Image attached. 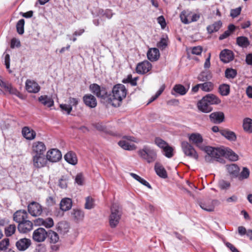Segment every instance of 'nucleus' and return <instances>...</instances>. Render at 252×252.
<instances>
[{
	"mask_svg": "<svg viewBox=\"0 0 252 252\" xmlns=\"http://www.w3.org/2000/svg\"><path fill=\"white\" fill-rule=\"evenodd\" d=\"M223 157H225L229 160L235 161L238 159V156L231 149L228 148H223Z\"/></svg>",
	"mask_w": 252,
	"mask_h": 252,
	"instance_id": "28",
	"label": "nucleus"
},
{
	"mask_svg": "<svg viewBox=\"0 0 252 252\" xmlns=\"http://www.w3.org/2000/svg\"><path fill=\"white\" fill-rule=\"evenodd\" d=\"M189 139L190 143L202 150L206 146L202 144L203 139L202 135L198 133H192L189 135Z\"/></svg>",
	"mask_w": 252,
	"mask_h": 252,
	"instance_id": "9",
	"label": "nucleus"
},
{
	"mask_svg": "<svg viewBox=\"0 0 252 252\" xmlns=\"http://www.w3.org/2000/svg\"><path fill=\"white\" fill-rule=\"evenodd\" d=\"M123 140H120L118 142V145L123 149L128 151L134 150L136 149V146L134 144H130L126 140L136 142L135 138L131 136H124L123 137Z\"/></svg>",
	"mask_w": 252,
	"mask_h": 252,
	"instance_id": "7",
	"label": "nucleus"
},
{
	"mask_svg": "<svg viewBox=\"0 0 252 252\" xmlns=\"http://www.w3.org/2000/svg\"><path fill=\"white\" fill-rule=\"evenodd\" d=\"M71 214L74 220L77 221L82 220L84 217V213L80 210L73 209Z\"/></svg>",
	"mask_w": 252,
	"mask_h": 252,
	"instance_id": "44",
	"label": "nucleus"
},
{
	"mask_svg": "<svg viewBox=\"0 0 252 252\" xmlns=\"http://www.w3.org/2000/svg\"><path fill=\"white\" fill-rule=\"evenodd\" d=\"M21 46V42L19 39L16 38H13L11 40L10 47L14 48L15 47L18 48Z\"/></svg>",
	"mask_w": 252,
	"mask_h": 252,
	"instance_id": "59",
	"label": "nucleus"
},
{
	"mask_svg": "<svg viewBox=\"0 0 252 252\" xmlns=\"http://www.w3.org/2000/svg\"><path fill=\"white\" fill-rule=\"evenodd\" d=\"M10 56L9 54H6L4 57V64L6 66V69L8 70L9 73H11L12 71L10 69Z\"/></svg>",
	"mask_w": 252,
	"mask_h": 252,
	"instance_id": "58",
	"label": "nucleus"
},
{
	"mask_svg": "<svg viewBox=\"0 0 252 252\" xmlns=\"http://www.w3.org/2000/svg\"><path fill=\"white\" fill-rule=\"evenodd\" d=\"M219 186L221 189H227L230 187V184L228 181L221 180L219 182Z\"/></svg>",
	"mask_w": 252,
	"mask_h": 252,
	"instance_id": "54",
	"label": "nucleus"
},
{
	"mask_svg": "<svg viewBox=\"0 0 252 252\" xmlns=\"http://www.w3.org/2000/svg\"><path fill=\"white\" fill-rule=\"evenodd\" d=\"M181 147L184 154L190 158L197 160L198 155L193 147L186 141H183L181 143Z\"/></svg>",
	"mask_w": 252,
	"mask_h": 252,
	"instance_id": "5",
	"label": "nucleus"
},
{
	"mask_svg": "<svg viewBox=\"0 0 252 252\" xmlns=\"http://www.w3.org/2000/svg\"><path fill=\"white\" fill-rule=\"evenodd\" d=\"M60 108L62 111H65L67 114H70L72 109L71 106L66 104H61Z\"/></svg>",
	"mask_w": 252,
	"mask_h": 252,
	"instance_id": "61",
	"label": "nucleus"
},
{
	"mask_svg": "<svg viewBox=\"0 0 252 252\" xmlns=\"http://www.w3.org/2000/svg\"><path fill=\"white\" fill-rule=\"evenodd\" d=\"M147 57L151 62L157 61L159 57L158 49L156 48L150 49L147 52Z\"/></svg>",
	"mask_w": 252,
	"mask_h": 252,
	"instance_id": "29",
	"label": "nucleus"
},
{
	"mask_svg": "<svg viewBox=\"0 0 252 252\" xmlns=\"http://www.w3.org/2000/svg\"><path fill=\"white\" fill-rule=\"evenodd\" d=\"M32 162L34 167L39 168L46 165L47 160L45 155H33Z\"/></svg>",
	"mask_w": 252,
	"mask_h": 252,
	"instance_id": "14",
	"label": "nucleus"
},
{
	"mask_svg": "<svg viewBox=\"0 0 252 252\" xmlns=\"http://www.w3.org/2000/svg\"><path fill=\"white\" fill-rule=\"evenodd\" d=\"M46 250V247L44 245L39 244L36 246L34 252H45Z\"/></svg>",
	"mask_w": 252,
	"mask_h": 252,
	"instance_id": "64",
	"label": "nucleus"
},
{
	"mask_svg": "<svg viewBox=\"0 0 252 252\" xmlns=\"http://www.w3.org/2000/svg\"><path fill=\"white\" fill-rule=\"evenodd\" d=\"M241 7H239L235 9H232L230 11V16L233 18H235L239 15L241 11Z\"/></svg>",
	"mask_w": 252,
	"mask_h": 252,
	"instance_id": "60",
	"label": "nucleus"
},
{
	"mask_svg": "<svg viewBox=\"0 0 252 252\" xmlns=\"http://www.w3.org/2000/svg\"><path fill=\"white\" fill-rule=\"evenodd\" d=\"M75 181V183H76L78 185H82L84 182V177L82 173H78L76 176Z\"/></svg>",
	"mask_w": 252,
	"mask_h": 252,
	"instance_id": "62",
	"label": "nucleus"
},
{
	"mask_svg": "<svg viewBox=\"0 0 252 252\" xmlns=\"http://www.w3.org/2000/svg\"><path fill=\"white\" fill-rule=\"evenodd\" d=\"M83 99L85 104L90 108H94L97 105L95 97L91 94L85 95Z\"/></svg>",
	"mask_w": 252,
	"mask_h": 252,
	"instance_id": "23",
	"label": "nucleus"
},
{
	"mask_svg": "<svg viewBox=\"0 0 252 252\" xmlns=\"http://www.w3.org/2000/svg\"><path fill=\"white\" fill-rule=\"evenodd\" d=\"M26 89L29 93L36 94L40 91V87L35 81L28 79L26 81Z\"/></svg>",
	"mask_w": 252,
	"mask_h": 252,
	"instance_id": "15",
	"label": "nucleus"
},
{
	"mask_svg": "<svg viewBox=\"0 0 252 252\" xmlns=\"http://www.w3.org/2000/svg\"><path fill=\"white\" fill-rule=\"evenodd\" d=\"M25 20L23 19H20L16 24V30L19 34H22L24 32Z\"/></svg>",
	"mask_w": 252,
	"mask_h": 252,
	"instance_id": "49",
	"label": "nucleus"
},
{
	"mask_svg": "<svg viewBox=\"0 0 252 252\" xmlns=\"http://www.w3.org/2000/svg\"><path fill=\"white\" fill-rule=\"evenodd\" d=\"M62 157L61 152L56 149L50 150L46 154L47 160L52 162H58L62 158Z\"/></svg>",
	"mask_w": 252,
	"mask_h": 252,
	"instance_id": "12",
	"label": "nucleus"
},
{
	"mask_svg": "<svg viewBox=\"0 0 252 252\" xmlns=\"http://www.w3.org/2000/svg\"><path fill=\"white\" fill-rule=\"evenodd\" d=\"M28 210L29 214L33 217L40 216L43 211L42 206L35 201H32L28 205Z\"/></svg>",
	"mask_w": 252,
	"mask_h": 252,
	"instance_id": "10",
	"label": "nucleus"
},
{
	"mask_svg": "<svg viewBox=\"0 0 252 252\" xmlns=\"http://www.w3.org/2000/svg\"><path fill=\"white\" fill-rule=\"evenodd\" d=\"M202 151L207 153V155L205 156V160L207 162H213L215 160L221 163L224 162V159L222 158L224 154L223 148L205 146Z\"/></svg>",
	"mask_w": 252,
	"mask_h": 252,
	"instance_id": "1",
	"label": "nucleus"
},
{
	"mask_svg": "<svg viewBox=\"0 0 252 252\" xmlns=\"http://www.w3.org/2000/svg\"><path fill=\"white\" fill-rule=\"evenodd\" d=\"M112 94L109 99L112 105L117 107L120 106V103L126 97L127 90L124 85L117 84L113 87Z\"/></svg>",
	"mask_w": 252,
	"mask_h": 252,
	"instance_id": "2",
	"label": "nucleus"
},
{
	"mask_svg": "<svg viewBox=\"0 0 252 252\" xmlns=\"http://www.w3.org/2000/svg\"><path fill=\"white\" fill-rule=\"evenodd\" d=\"M220 134L226 139L231 141H235L237 139L236 134L228 129H222L220 131Z\"/></svg>",
	"mask_w": 252,
	"mask_h": 252,
	"instance_id": "26",
	"label": "nucleus"
},
{
	"mask_svg": "<svg viewBox=\"0 0 252 252\" xmlns=\"http://www.w3.org/2000/svg\"><path fill=\"white\" fill-rule=\"evenodd\" d=\"M151 68V63L147 61H144L137 64L136 71L139 74H144L149 72Z\"/></svg>",
	"mask_w": 252,
	"mask_h": 252,
	"instance_id": "13",
	"label": "nucleus"
},
{
	"mask_svg": "<svg viewBox=\"0 0 252 252\" xmlns=\"http://www.w3.org/2000/svg\"><path fill=\"white\" fill-rule=\"evenodd\" d=\"M9 244V240L8 238H4L0 242V250L3 251L7 249Z\"/></svg>",
	"mask_w": 252,
	"mask_h": 252,
	"instance_id": "57",
	"label": "nucleus"
},
{
	"mask_svg": "<svg viewBox=\"0 0 252 252\" xmlns=\"http://www.w3.org/2000/svg\"><path fill=\"white\" fill-rule=\"evenodd\" d=\"M219 92L222 96H227L230 93V86L226 84L220 85L219 88Z\"/></svg>",
	"mask_w": 252,
	"mask_h": 252,
	"instance_id": "42",
	"label": "nucleus"
},
{
	"mask_svg": "<svg viewBox=\"0 0 252 252\" xmlns=\"http://www.w3.org/2000/svg\"><path fill=\"white\" fill-rule=\"evenodd\" d=\"M237 44L242 47L247 48L250 45V42L248 38L245 36H239L236 39Z\"/></svg>",
	"mask_w": 252,
	"mask_h": 252,
	"instance_id": "40",
	"label": "nucleus"
},
{
	"mask_svg": "<svg viewBox=\"0 0 252 252\" xmlns=\"http://www.w3.org/2000/svg\"><path fill=\"white\" fill-rule=\"evenodd\" d=\"M216 202V200H209L207 202H200L199 206L203 210L206 211L213 212L214 211L215 204Z\"/></svg>",
	"mask_w": 252,
	"mask_h": 252,
	"instance_id": "27",
	"label": "nucleus"
},
{
	"mask_svg": "<svg viewBox=\"0 0 252 252\" xmlns=\"http://www.w3.org/2000/svg\"><path fill=\"white\" fill-rule=\"evenodd\" d=\"M225 167L231 177H237L239 175L240 168L237 164L234 163L227 164Z\"/></svg>",
	"mask_w": 252,
	"mask_h": 252,
	"instance_id": "24",
	"label": "nucleus"
},
{
	"mask_svg": "<svg viewBox=\"0 0 252 252\" xmlns=\"http://www.w3.org/2000/svg\"><path fill=\"white\" fill-rule=\"evenodd\" d=\"M68 178L66 176H63L59 181V186L62 189H65L67 186Z\"/></svg>",
	"mask_w": 252,
	"mask_h": 252,
	"instance_id": "53",
	"label": "nucleus"
},
{
	"mask_svg": "<svg viewBox=\"0 0 252 252\" xmlns=\"http://www.w3.org/2000/svg\"><path fill=\"white\" fill-rule=\"evenodd\" d=\"M32 222L28 220L19 223L17 227L18 231L22 233H27L30 232L32 230Z\"/></svg>",
	"mask_w": 252,
	"mask_h": 252,
	"instance_id": "16",
	"label": "nucleus"
},
{
	"mask_svg": "<svg viewBox=\"0 0 252 252\" xmlns=\"http://www.w3.org/2000/svg\"><path fill=\"white\" fill-rule=\"evenodd\" d=\"M168 38L167 35L163 36L157 43V46L160 50H164L168 45Z\"/></svg>",
	"mask_w": 252,
	"mask_h": 252,
	"instance_id": "43",
	"label": "nucleus"
},
{
	"mask_svg": "<svg viewBox=\"0 0 252 252\" xmlns=\"http://www.w3.org/2000/svg\"><path fill=\"white\" fill-rule=\"evenodd\" d=\"M237 74V70L231 68H227L225 71V76L227 79H234Z\"/></svg>",
	"mask_w": 252,
	"mask_h": 252,
	"instance_id": "46",
	"label": "nucleus"
},
{
	"mask_svg": "<svg viewBox=\"0 0 252 252\" xmlns=\"http://www.w3.org/2000/svg\"><path fill=\"white\" fill-rule=\"evenodd\" d=\"M239 178L240 179H247L249 177L250 171L247 167H243L242 172L239 173Z\"/></svg>",
	"mask_w": 252,
	"mask_h": 252,
	"instance_id": "55",
	"label": "nucleus"
},
{
	"mask_svg": "<svg viewBox=\"0 0 252 252\" xmlns=\"http://www.w3.org/2000/svg\"><path fill=\"white\" fill-rule=\"evenodd\" d=\"M122 214V209L119 205L116 203L113 204L111 208V214L109 216V223L112 228H114L118 225Z\"/></svg>",
	"mask_w": 252,
	"mask_h": 252,
	"instance_id": "4",
	"label": "nucleus"
},
{
	"mask_svg": "<svg viewBox=\"0 0 252 252\" xmlns=\"http://www.w3.org/2000/svg\"><path fill=\"white\" fill-rule=\"evenodd\" d=\"M64 159L69 164L76 165L77 163V158L76 154L72 152L67 153L64 156Z\"/></svg>",
	"mask_w": 252,
	"mask_h": 252,
	"instance_id": "34",
	"label": "nucleus"
},
{
	"mask_svg": "<svg viewBox=\"0 0 252 252\" xmlns=\"http://www.w3.org/2000/svg\"><path fill=\"white\" fill-rule=\"evenodd\" d=\"M222 23L220 21H218L213 24L209 25L207 27V30L209 33H212L218 32L221 27Z\"/></svg>",
	"mask_w": 252,
	"mask_h": 252,
	"instance_id": "37",
	"label": "nucleus"
},
{
	"mask_svg": "<svg viewBox=\"0 0 252 252\" xmlns=\"http://www.w3.org/2000/svg\"><path fill=\"white\" fill-rule=\"evenodd\" d=\"M46 149V146L42 142H34L32 143V155H44Z\"/></svg>",
	"mask_w": 252,
	"mask_h": 252,
	"instance_id": "11",
	"label": "nucleus"
},
{
	"mask_svg": "<svg viewBox=\"0 0 252 252\" xmlns=\"http://www.w3.org/2000/svg\"><path fill=\"white\" fill-rule=\"evenodd\" d=\"M47 235V231L44 228L39 227L34 230L32 233V239L36 242L41 243L45 241Z\"/></svg>",
	"mask_w": 252,
	"mask_h": 252,
	"instance_id": "8",
	"label": "nucleus"
},
{
	"mask_svg": "<svg viewBox=\"0 0 252 252\" xmlns=\"http://www.w3.org/2000/svg\"><path fill=\"white\" fill-rule=\"evenodd\" d=\"M137 153L141 158L148 163L153 162L157 159L156 151L148 146H144L142 149L138 150Z\"/></svg>",
	"mask_w": 252,
	"mask_h": 252,
	"instance_id": "3",
	"label": "nucleus"
},
{
	"mask_svg": "<svg viewBox=\"0 0 252 252\" xmlns=\"http://www.w3.org/2000/svg\"><path fill=\"white\" fill-rule=\"evenodd\" d=\"M220 58L222 62L227 63L233 60L234 55L231 50L224 49L220 52Z\"/></svg>",
	"mask_w": 252,
	"mask_h": 252,
	"instance_id": "19",
	"label": "nucleus"
},
{
	"mask_svg": "<svg viewBox=\"0 0 252 252\" xmlns=\"http://www.w3.org/2000/svg\"><path fill=\"white\" fill-rule=\"evenodd\" d=\"M155 144L162 150L167 146L168 143L159 137H156L154 141Z\"/></svg>",
	"mask_w": 252,
	"mask_h": 252,
	"instance_id": "50",
	"label": "nucleus"
},
{
	"mask_svg": "<svg viewBox=\"0 0 252 252\" xmlns=\"http://www.w3.org/2000/svg\"><path fill=\"white\" fill-rule=\"evenodd\" d=\"M189 89L188 88H186L183 85L181 84H176L173 88L172 91H174L175 93L181 95H185L188 92ZM171 94L173 95H175V94L172 92Z\"/></svg>",
	"mask_w": 252,
	"mask_h": 252,
	"instance_id": "36",
	"label": "nucleus"
},
{
	"mask_svg": "<svg viewBox=\"0 0 252 252\" xmlns=\"http://www.w3.org/2000/svg\"><path fill=\"white\" fill-rule=\"evenodd\" d=\"M243 128L244 130L248 133H252V119L246 118L243 121Z\"/></svg>",
	"mask_w": 252,
	"mask_h": 252,
	"instance_id": "35",
	"label": "nucleus"
},
{
	"mask_svg": "<svg viewBox=\"0 0 252 252\" xmlns=\"http://www.w3.org/2000/svg\"><path fill=\"white\" fill-rule=\"evenodd\" d=\"M47 237L49 238L51 243L56 244L59 242L60 238L57 232L50 230L47 232Z\"/></svg>",
	"mask_w": 252,
	"mask_h": 252,
	"instance_id": "41",
	"label": "nucleus"
},
{
	"mask_svg": "<svg viewBox=\"0 0 252 252\" xmlns=\"http://www.w3.org/2000/svg\"><path fill=\"white\" fill-rule=\"evenodd\" d=\"M198 109L202 112L209 113L212 110V107L203 97L197 103Z\"/></svg>",
	"mask_w": 252,
	"mask_h": 252,
	"instance_id": "25",
	"label": "nucleus"
},
{
	"mask_svg": "<svg viewBox=\"0 0 252 252\" xmlns=\"http://www.w3.org/2000/svg\"><path fill=\"white\" fill-rule=\"evenodd\" d=\"M16 229V225L14 224H10L4 229L5 234L7 237L12 236L15 232Z\"/></svg>",
	"mask_w": 252,
	"mask_h": 252,
	"instance_id": "48",
	"label": "nucleus"
},
{
	"mask_svg": "<svg viewBox=\"0 0 252 252\" xmlns=\"http://www.w3.org/2000/svg\"><path fill=\"white\" fill-rule=\"evenodd\" d=\"M212 75L209 71H202L198 76V79L200 81L205 82L210 80Z\"/></svg>",
	"mask_w": 252,
	"mask_h": 252,
	"instance_id": "45",
	"label": "nucleus"
},
{
	"mask_svg": "<svg viewBox=\"0 0 252 252\" xmlns=\"http://www.w3.org/2000/svg\"><path fill=\"white\" fill-rule=\"evenodd\" d=\"M72 205V202L71 199L64 198L62 199L60 202V209L63 211H66L71 209Z\"/></svg>",
	"mask_w": 252,
	"mask_h": 252,
	"instance_id": "32",
	"label": "nucleus"
},
{
	"mask_svg": "<svg viewBox=\"0 0 252 252\" xmlns=\"http://www.w3.org/2000/svg\"><path fill=\"white\" fill-rule=\"evenodd\" d=\"M202 52V48L201 46H195L191 48V53L192 54L199 55Z\"/></svg>",
	"mask_w": 252,
	"mask_h": 252,
	"instance_id": "63",
	"label": "nucleus"
},
{
	"mask_svg": "<svg viewBox=\"0 0 252 252\" xmlns=\"http://www.w3.org/2000/svg\"><path fill=\"white\" fill-rule=\"evenodd\" d=\"M28 216L26 211L24 210H18L13 215V220L19 223L27 220Z\"/></svg>",
	"mask_w": 252,
	"mask_h": 252,
	"instance_id": "18",
	"label": "nucleus"
},
{
	"mask_svg": "<svg viewBox=\"0 0 252 252\" xmlns=\"http://www.w3.org/2000/svg\"><path fill=\"white\" fill-rule=\"evenodd\" d=\"M0 86L4 88L6 91H8L10 94H15L19 97H21L20 93L14 88H13L10 84L4 82L2 77L0 76Z\"/></svg>",
	"mask_w": 252,
	"mask_h": 252,
	"instance_id": "22",
	"label": "nucleus"
},
{
	"mask_svg": "<svg viewBox=\"0 0 252 252\" xmlns=\"http://www.w3.org/2000/svg\"><path fill=\"white\" fill-rule=\"evenodd\" d=\"M23 136L28 140H32L36 137V132L29 126H24L22 129Z\"/></svg>",
	"mask_w": 252,
	"mask_h": 252,
	"instance_id": "20",
	"label": "nucleus"
},
{
	"mask_svg": "<svg viewBox=\"0 0 252 252\" xmlns=\"http://www.w3.org/2000/svg\"><path fill=\"white\" fill-rule=\"evenodd\" d=\"M163 152H164V155L168 158H171L173 156V149L167 145V146L165 148L163 149Z\"/></svg>",
	"mask_w": 252,
	"mask_h": 252,
	"instance_id": "52",
	"label": "nucleus"
},
{
	"mask_svg": "<svg viewBox=\"0 0 252 252\" xmlns=\"http://www.w3.org/2000/svg\"><path fill=\"white\" fill-rule=\"evenodd\" d=\"M204 100H205L210 105L218 104L220 103V99L216 95L213 94H208L203 97Z\"/></svg>",
	"mask_w": 252,
	"mask_h": 252,
	"instance_id": "31",
	"label": "nucleus"
},
{
	"mask_svg": "<svg viewBox=\"0 0 252 252\" xmlns=\"http://www.w3.org/2000/svg\"><path fill=\"white\" fill-rule=\"evenodd\" d=\"M90 91L97 97L105 98L108 97L107 91L104 87H101L97 84H92L89 87Z\"/></svg>",
	"mask_w": 252,
	"mask_h": 252,
	"instance_id": "6",
	"label": "nucleus"
},
{
	"mask_svg": "<svg viewBox=\"0 0 252 252\" xmlns=\"http://www.w3.org/2000/svg\"><path fill=\"white\" fill-rule=\"evenodd\" d=\"M99 13L102 16H105V17L109 19H111L114 14V13L112 12V10L109 9H107L105 11L102 9L100 10L99 11Z\"/></svg>",
	"mask_w": 252,
	"mask_h": 252,
	"instance_id": "51",
	"label": "nucleus"
},
{
	"mask_svg": "<svg viewBox=\"0 0 252 252\" xmlns=\"http://www.w3.org/2000/svg\"><path fill=\"white\" fill-rule=\"evenodd\" d=\"M38 101L43 105L48 107H51L54 105V101L53 99L46 95H41L38 97Z\"/></svg>",
	"mask_w": 252,
	"mask_h": 252,
	"instance_id": "33",
	"label": "nucleus"
},
{
	"mask_svg": "<svg viewBox=\"0 0 252 252\" xmlns=\"http://www.w3.org/2000/svg\"><path fill=\"white\" fill-rule=\"evenodd\" d=\"M31 245V240L26 238L20 239L16 243V246L17 249L20 251L26 250Z\"/></svg>",
	"mask_w": 252,
	"mask_h": 252,
	"instance_id": "21",
	"label": "nucleus"
},
{
	"mask_svg": "<svg viewBox=\"0 0 252 252\" xmlns=\"http://www.w3.org/2000/svg\"><path fill=\"white\" fill-rule=\"evenodd\" d=\"M155 170L157 174L160 177L165 179L167 177V174L164 167L159 163L156 162L155 165Z\"/></svg>",
	"mask_w": 252,
	"mask_h": 252,
	"instance_id": "30",
	"label": "nucleus"
},
{
	"mask_svg": "<svg viewBox=\"0 0 252 252\" xmlns=\"http://www.w3.org/2000/svg\"><path fill=\"white\" fill-rule=\"evenodd\" d=\"M211 122L214 124H219L224 120V114L222 112L218 111L212 113L209 115Z\"/></svg>",
	"mask_w": 252,
	"mask_h": 252,
	"instance_id": "17",
	"label": "nucleus"
},
{
	"mask_svg": "<svg viewBox=\"0 0 252 252\" xmlns=\"http://www.w3.org/2000/svg\"><path fill=\"white\" fill-rule=\"evenodd\" d=\"M200 85L201 90L206 92H211L214 89V85L211 82L205 81Z\"/></svg>",
	"mask_w": 252,
	"mask_h": 252,
	"instance_id": "47",
	"label": "nucleus"
},
{
	"mask_svg": "<svg viewBox=\"0 0 252 252\" xmlns=\"http://www.w3.org/2000/svg\"><path fill=\"white\" fill-rule=\"evenodd\" d=\"M69 228V226L67 222L62 221L58 223L57 229L61 234L64 235L68 231Z\"/></svg>",
	"mask_w": 252,
	"mask_h": 252,
	"instance_id": "39",
	"label": "nucleus"
},
{
	"mask_svg": "<svg viewBox=\"0 0 252 252\" xmlns=\"http://www.w3.org/2000/svg\"><path fill=\"white\" fill-rule=\"evenodd\" d=\"M191 13L189 11H182L180 15L181 21L185 24L190 23Z\"/></svg>",
	"mask_w": 252,
	"mask_h": 252,
	"instance_id": "38",
	"label": "nucleus"
},
{
	"mask_svg": "<svg viewBox=\"0 0 252 252\" xmlns=\"http://www.w3.org/2000/svg\"><path fill=\"white\" fill-rule=\"evenodd\" d=\"M54 221L51 218H48L44 219L43 226L46 228H51L54 225Z\"/></svg>",
	"mask_w": 252,
	"mask_h": 252,
	"instance_id": "56",
	"label": "nucleus"
}]
</instances>
